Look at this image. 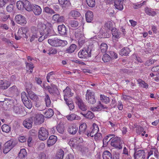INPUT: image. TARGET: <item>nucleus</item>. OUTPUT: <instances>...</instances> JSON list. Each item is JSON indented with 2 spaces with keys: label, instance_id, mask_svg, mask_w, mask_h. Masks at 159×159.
Listing matches in <instances>:
<instances>
[{
  "label": "nucleus",
  "instance_id": "obj_2",
  "mask_svg": "<svg viewBox=\"0 0 159 159\" xmlns=\"http://www.w3.org/2000/svg\"><path fill=\"white\" fill-rule=\"evenodd\" d=\"M48 42L51 46L56 47L60 46H63L67 43L66 41L60 40L57 38L49 39Z\"/></svg>",
  "mask_w": 159,
  "mask_h": 159
},
{
  "label": "nucleus",
  "instance_id": "obj_57",
  "mask_svg": "<svg viewBox=\"0 0 159 159\" xmlns=\"http://www.w3.org/2000/svg\"><path fill=\"white\" fill-rule=\"evenodd\" d=\"M60 4L62 5H67L70 4L69 0H58Z\"/></svg>",
  "mask_w": 159,
  "mask_h": 159
},
{
  "label": "nucleus",
  "instance_id": "obj_38",
  "mask_svg": "<svg viewBox=\"0 0 159 159\" xmlns=\"http://www.w3.org/2000/svg\"><path fill=\"white\" fill-rule=\"evenodd\" d=\"M69 25L71 27L73 28L77 27L79 25L78 22L74 20H71L69 21Z\"/></svg>",
  "mask_w": 159,
  "mask_h": 159
},
{
  "label": "nucleus",
  "instance_id": "obj_37",
  "mask_svg": "<svg viewBox=\"0 0 159 159\" xmlns=\"http://www.w3.org/2000/svg\"><path fill=\"white\" fill-rule=\"evenodd\" d=\"M102 157L103 159H112L111 154L108 151L104 152Z\"/></svg>",
  "mask_w": 159,
  "mask_h": 159
},
{
  "label": "nucleus",
  "instance_id": "obj_47",
  "mask_svg": "<svg viewBox=\"0 0 159 159\" xmlns=\"http://www.w3.org/2000/svg\"><path fill=\"white\" fill-rule=\"evenodd\" d=\"M26 66V68L28 70H30V72L32 73L33 68H34L33 64L32 63L30 62V63L25 62V63Z\"/></svg>",
  "mask_w": 159,
  "mask_h": 159
},
{
  "label": "nucleus",
  "instance_id": "obj_27",
  "mask_svg": "<svg viewBox=\"0 0 159 159\" xmlns=\"http://www.w3.org/2000/svg\"><path fill=\"white\" fill-rule=\"evenodd\" d=\"M81 16L80 13L76 10L71 11L69 14V17L76 19V18L80 17Z\"/></svg>",
  "mask_w": 159,
  "mask_h": 159
},
{
  "label": "nucleus",
  "instance_id": "obj_23",
  "mask_svg": "<svg viewBox=\"0 0 159 159\" xmlns=\"http://www.w3.org/2000/svg\"><path fill=\"white\" fill-rule=\"evenodd\" d=\"M35 106L39 110H43L45 109V107L43 105L42 101L39 100V98L38 100L34 101Z\"/></svg>",
  "mask_w": 159,
  "mask_h": 159
},
{
  "label": "nucleus",
  "instance_id": "obj_22",
  "mask_svg": "<svg viewBox=\"0 0 159 159\" xmlns=\"http://www.w3.org/2000/svg\"><path fill=\"white\" fill-rule=\"evenodd\" d=\"M24 3L25 6L24 8L28 11H31L33 10L34 5L28 0H24Z\"/></svg>",
  "mask_w": 159,
  "mask_h": 159
},
{
  "label": "nucleus",
  "instance_id": "obj_17",
  "mask_svg": "<svg viewBox=\"0 0 159 159\" xmlns=\"http://www.w3.org/2000/svg\"><path fill=\"white\" fill-rule=\"evenodd\" d=\"M87 126L86 123H83L79 126V132L80 134L84 133L86 135L89 134V131H86Z\"/></svg>",
  "mask_w": 159,
  "mask_h": 159
},
{
  "label": "nucleus",
  "instance_id": "obj_54",
  "mask_svg": "<svg viewBox=\"0 0 159 159\" xmlns=\"http://www.w3.org/2000/svg\"><path fill=\"white\" fill-rule=\"evenodd\" d=\"M109 55L111 59H116L117 58V54L113 51L109 52Z\"/></svg>",
  "mask_w": 159,
  "mask_h": 159
},
{
  "label": "nucleus",
  "instance_id": "obj_64",
  "mask_svg": "<svg viewBox=\"0 0 159 159\" xmlns=\"http://www.w3.org/2000/svg\"><path fill=\"white\" fill-rule=\"evenodd\" d=\"M13 6L12 4H10L7 7V11L11 12L13 10Z\"/></svg>",
  "mask_w": 159,
  "mask_h": 159
},
{
  "label": "nucleus",
  "instance_id": "obj_53",
  "mask_svg": "<svg viewBox=\"0 0 159 159\" xmlns=\"http://www.w3.org/2000/svg\"><path fill=\"white\" fill-rule=\"evenodd\" d=\"M21 98L23 103L29 99L25 92L22 93L21 94Z\"/></svg>",
  "mask_w": 159,
  "mask_h": 159
},
{
  "label": "nucleus",
  "instance_id": "obj_31",
  "mask_svg": "<svg viewBox=\"0 0 159 159\" xmlns=\"http://www.w3.org/2000/svg\"><path fill=\"white\" fill-rule=\"evenodd\" d=\"M13 111L16 114L22 115L23 112V109L20 106H15L13 107Z\"/></svg>",
  "mask_w": 159,
  "mask_h": 159
},
{
  "label": "nucleus",
  "instance_id": "obj_52",
  "mask_svg": "<svg viewBox=\"0 0 159 159\" xmlns=\"http://www.w3.org/2000/svg\"><path fill=\"white\" fill-rule=\"evenodd\" d=\"M86 2L88 6L90 7H94L95 5V0H86Z\"/></svg>",
  "mask_w": 159,
  "mask_h": 159
},
{
  "label": "nucleus",
  "instance_id": "obj_20",
  "mask_svg": "<svg viewBox=\"0 0 159 159\" xmlns=\"http://www.w3.org/2000/svg\"><path fill=\"white\" fill-rule=\"evenodd\" d=\"M80 114L83 115L84 117L89 119H92L95 116L94 114L89 111H88L87 112L86 111L84 112H80Z\"/></svg>",
  "mask_w": 159,
  "mask_h": 159
},
{
  "label": "nucleus",
  "instance_id": "obj_62",
  "mask_svg": "<svg viewBox=\"0 0 159 159\" xmlns=\"http://www.w3.org/2000/svg\"><path fill=\"white\" fill-rule=\"evenodd\" d=\"M105 26L109 30H111L112 29V23L110 21H108L105 24Z\"/></svg>",
  "mask_w": 159,
  "mask_h": 159
},
{
  "label": "nucleus",
  "instance_id": "obj_8",
  "mask_svg": "<svg viewBox=\"0 0 159 159\" xmlns=\"http://www.w3.org/2000/svg\"><path fill=\"white\" fill-rule=\"evenodd\" d=\"M15 146V143L11 140L7 141L5 144L3 152L5 154L8 152Z\"/></svg>",
  "mask_w": 159,
  "mask_h": 159
},
{
  "label": "nucleus",
  "instance_id": "obj_13",
  "mask_svg": "<svg viewBox=\"0 0 159 159\" xmlns=\"http://www.w3.org/2000/svg\"><path fill=\"white\" fill-rule=\"evenodd\" d=\"M58 30L59 34L62 35H66L67 34L68 29L66 26L62 24L58 26Z\"/></svg>",
  "mask_w": 159,
  "mask_h": 159
},
{
  "label": "nucleus",
  "instance_id": "obj_6",
  "mask_svg": "<svg viewBox=\"0 0 159 159\" xmlns=\"http://www.w3.org/2000/svg\"><path fill=\"white\" fill-rule=\"evenodd\" d=\"M86 99L88 102L90 104H93L96 102L94 93L89 90H87L86 94Z\"/></svg>",
  "mask_w": 159,
  "mask_h": 159
},
{
  "label": "nucleus",
  "instance_id": "obj_3",
  "mask_svg": "<svg viewBox=\"0 0 159 159\" xmlns=\"http://www.w3.org/2000/svg\"><path fill=\"white\" fill-rule=\"evenodd\" d=\"M110 140H111V144L112 146L119 149L122 148V141L120 138L117 137H112L111 138Z\"/></svg>",
  "mask_w": 159,
  "mask_h": 159
},
{
  "label": "nucleus",
  "instance_id": "obj_19",
  "mask_svg": "<svg viewBox=\"0 0 159 159\" xmlns=\"http://www.w3.org/2000/svg\"><path fill=\"white\" fill-rule=\"evenodd\" d=\"M98 127L97 125L95 123L93 124L92 128V131L90 133V131H89V134L87 135V136H90L91 137H93L94 136L95 134L97 133L98 131Z\"/></svg>",
  "mask_w": 159,
  "mask_h": 159
},
{
  "label": "nucleus",
  "instance_id": "obj_40",
  "mask_svg": "<svg viewBox=\"0 0 159 159\" xmlns=\"http://www.w3.org/2000/svg\"><path fill=\"white\" fill-rule=\"evenodd\" d=\"M76 48V46L75 44H72L67 48L66 51L67 52L69 53L73 52H74Z\"/></svg>",
  "mask_w": 159,
  "mask_h": 159
},
{
  "label": "nucleus",
  "instance_id": "obj_35",
  "mask_svg": "<svg viewBox=\"0 0 159 159\" xmlns=\"http://www.w3.org/2000/svg\"><path fill=\"white\" fill-rule=\"evenodd\" d=\"M57 129L58 132L61 134H63L65 130L64 127L63 123H59L57 125Z\"/></svg>",
  "mask_w": 159,
  "mask_h": 159
},
{
  "label": "nucleus",
  "instance_id": "obj_59",
  "mask_svg": "<svg viewBox=\"0 0 159 159\" xmlns=\"http://www.w3.org/2000/svg\"><path fill=\"white\" fill-rule=\"evenodd\" d=\"M57 50L56 48L50 49L48 50V54L50 55L51 54H56L57 52Z\"/></svg>",
  "mask_w": 159,
  "mask_h": 159
},
{
  "label": "nucleus",
  "instance_id": "obj_26",
  "mask_svg": "<svg viewBox=\"0 0 159 159\" xmlns=\"http://www.w3.org/2000/svg\"><path fill=\"white\" fill-rule=\"evenodd\" d=\"M29 97L34 101L37 100L39 99L38 96L32 91L29 90H27Z\"/></svg>",
  "mask_w": 159,
  "mask_h": 159
},
{
  "label": "nucleus",
  "instance_id": "obj_11",
  "mask_svg": "<svg viewBox=\"0 0 159 159\" xmlns=\"http://www.w3.org/2000/svg\"><path fill=\"white\" fill-rule=\"evenodd\" d=\"M43 116L40 114H37L33 118V121L36 125L40 124L44 122Z\"/></svg>",
  "mask_w": 159,
  "mask_h": 159
},
{
  "label": "nucleus",
  "instance_id": "obj_5",
  "mask_svg": "<svg viewBox=\"0 0 159 159\" xmlns=\"http://www.w3.org/2000/svg\"><path fill=\"white\" fill-rule=\"evenodd\" d=\"M48 136V130L44 127H41L39 131L38 137L39 139L42 141L46 140Z\"/></svg>",
  "mask_w": 159,
  "mask_h": 159
},
{
  "label": "nucleus",
  "instance_id": "obj_7",
  "mask_svg": "<svg viewBox=\"0 0 159 159\" xmlns=\"http://www.w3.org/2000/svg\"><path fill=\"white\" fill-rule=\"evenodd\" d=\"M75 103L77 104L79 108L82 111V112L85 111L87 110V106L79 97H76Z\"/></svg>",
  "mask_w": 159,
  "mask_h": 159
},
{
  "label": "nucleus",
  "instance_id": "obj_34",
  "mask_svg": "<svg viewBox=\"0 0 159 159\" xmlns=\"http://www.w3.org/2000/svg\"><path fill=\"white\" fill-rule=\"evenodd\" d=\"M68 120L72 121L75 120H78L80 119V117L78 116H76L74 113H72L66 116Z\"/></svg>",
  "mask_w": 159,
  "mask_h": 159
},
{
  "label": "nucleus",
  "instance_id": "obj_16",
  "mask_svg": "<svg viewBox=\"0 0 159 159\" xmlns=\"http://www.w3.org/2000/svg\"><path fill=\"white\" fill-rule=\"evenodd\" d=\"M67 130L70 134H75L78 130V127L75 125H71L68 126Z\"/></svg>",
  "mask_w": 159,
  "mask_h": 159
},
{
  "label": "nucleus",
  "instance_id": "obj_12",
  "mask_svg": "<svg viewBox=\"0 0 159 159\" xmlns=\"http://www.w3.org/2000/svg\"><path fill=\"white\" fill-rule=\"evenodd\" d=\"M33 122V118L30 117L25 119L23 122L24 126L28 129H30L32 128V124Z\"/></svg>",
  "mask_w": 159,
  "mask_h": 159
},
{
  "label": "nucleus",
  "instance_id": "obj_28",
  "mask_svg": "<svg viewBox=\"0 0 159 159\" xmlns=\"http://www.w3.org/2000/svg\"><path fill=\"white\" fill-rule=\"evenodd\" d=\"M32 11L36 15H39L42 13V9L37 5H34Z\"/></svg>",
  "mask_w": 159,
  "mask_h": 159
},
{
  "label": "nucleus",
  "instance_id": "obj_50",
  "mask_svg": "<svg viewBox=\"0 0 159 159\" xmlns=\"http://www.w3.org/2000/svg\"><path fill=\"white\" fill-rule=\"evenodd\" d=\"M24 105L28 108L30 109L32 107V103L30 100H28L25 102L23 103Z\"/></svg>",
  "mask_w": 159,
  "mask_h": 159
},
{
  "label": "nucleus",
  "instance_id": "obj_30",
  "mask_svg": "<svg viewBox=\"0 0 159 159\" xmlns=\"http://www.w3.org/2000/svg\"><path fill=\"white\" fill-rule=\"evenodd\" d=\"M14 101L12 99L9 98H5V100L3 102V105H5L7 106L8 107H11L13 106Z\"/></svg>",
  "mask_w": 159,
  "mask_h": 159
},
{
  "label": "nucleus",
  "instance_id": "obj_24",
  "mask_svg": "<svg viewBox=\"0 0 159 159\" xmlns=\"http://www.w3.org/2000/svg\"><path fill=\"white\" fill-rule=\"evenodd\" d=\"M64 93V97L70 98L72 96L73 93L71 92V89L69 87H67L66 89L63 91Z\"/></svg>",
  "mask_w": 159,
  "mask_h": 159
},
{
  "label": "nucleus",
  "instance_id": "obj_32",
  "mask_svg": "<svg viewBox=\"0 0 159 159\" xmlns=\"http://www.w3.org/2000/svg\"><path fill=\"white\" fill-rule=\"evenodd\" d=\"M111 31L113 36L115 38L118 39L120 37V33L118 31L116 28H113L111 30Z\"/></svg>",
  "mask_w": 159,
  "mask_h": 159
},
{
  "label": "nucleus",
  "instance_id": "obj_63",
  "mask_svg": "<svg viewBox=\"0 0 159 159\" xmlns=\"http://www.w3.org/2000/svg\"><path fill=\"white\" fill-rule=\"evenodd\" d=\"M110 141V139L109 140L107 136L105 137L103 140V146L104 147L106 146L108 142H109Z\"/></svg>",
  "mask_w": 159,
  "mask_h": 159
},
{
  "label": "nucleus",
  "instance_id": "obj_25",
  "mask_svg": "<svg viewBox=\"0 0 159 159\" xmlns=\"http://www.w3.org/2000/svg\"><path fill=\"white\" fill-rule=\"evenodd\" d=\"M85 17L87 22H91L93 18V13L91 11H88L86 13Z\"/></svg>",
  "mask_w": 159,
  "mask_h": 159
},
{
  "label": "nucleus",
  "instance_id": "obj_36",
  "mask_svg": "<svg viewBox=\"0 0 159 159\" xmlns=\"http://www.w3.org/2000/svg\"><path fill=\"white\" fill-rule=\"evenodd\" d=\"M145 11L146 14L149 16H154L156 15V12L153 11L152 9L148 7H146L145 8Z\"/></svg>",
  "mask_w": 159,
  "mask_h": 159
},
{
  "label": "nucleus",
  "instance_id": "obj_15",
  "mask_svg": "<svg viewBox=\"0 0 159 159\" xmlns=\"http://www.w3.org/2000/svg\"><path fill=\"white\" fill-rule=\"evenodd\" d=\"M28 31L27 28L25 27H22L19 29L17 33L21 38L23 37L27 38L28 36H27L26 34Z\"/></svg>",
  "mask_w": 159,
  "mask_h": 159
},
{
  "label": "nucleus",
  "instance_id": "obj_51",
  "mask_svg": "<svg viewBox=\"0 0 159 159\" xmlns=\"http://www.w3.org/2000/svg\"><path fill=\"white\" fill-rule=\"evenodd\" d=\"M39 36L36 33H34L32 34L30 37V42H32L36 39H38Z\"/></svg>",
  "mask_w": 159,
  "mask_h": 159
},
{
  "label": "nucleus",
  "instance_id": "obj_45",
  "mask_svg": "<svg viewBox=\"0 0 159 159\" xmlns=\"http://www.w3.org/2000/svg\"><path fill=\"white\" fill-rule=\"evenodd\" d=\"M100 100H102V102L107 104L110 102V98L109 97H107L104 95L101 94L100 95Z\"/></svg>",
  "mask_w": 159,
  "mask_h": 159
},
{
  "label": "nucleus",
  "instance_id": "obj_60",
  "mask_svg": "<svg viewBox=\"0 0 159 159\" xmlns=\"http://www.w3.org/2000/svg\"><path fill=\"white\" fill-rule=\"evenodd\" d=\"M154 63V61L153 59H150L149 60L146 61L145 63V65L146 66H149L153 64Z\"/></svg>",
  "mask_w": 159,
  "mask_h": 159
},
{
  "label": "nucleus",
  "instance_id": "obj_49",
  "mask_svg": "<svg viewBox=\"0 0 159 159\" xmlns=\"http://www.w3.org/2000/svg\"><path fill=\"white\" fill-rule=\"evenodd\" d=\"M111 59L109 55L106 53L102 57V60L104 62H109Z\"/></svg>",
  "mask_w": 159,
  "mask_h": 159
},
{
  "label": "nucleus",
  "instance_id": "obj_21",
  "mask_svg": "<svg viewBox=\"0 0 159 159\" xmlns=\"http://www.w3.org/2000/svg\"><path fill=\"white\" fill-rule=\"evenodd\" d=\"M57 137L54 135L50 136L47 141V145L49 147L53 145L56 142L57 140Z\"/></svg>",
  "mask_w": 159,
  "mask_h": 159
},
{
  "label": "nucleus",
  "instance_id": "obj_56",
  "mask_svg": "<svg viewBox=\"0 0 159 159\" xmlns=\"http://www.w3.org/2000/svg\"><path fill=\"white\" fill-rule=\"evenodd\" d=\"M64 155V152L61 149H60L58 150L56 154V156L61 157V158H63Z\"/></svg>",
  "mask_w": 159,
  "mask_h": 159
},
{
  "label": "nucleus",
  "instance_id": "obj_39",
  "mask_svg": "<svg viewBox=\"0 0 159 159\" xmlns=\"http://www.w3.org/2000/svg\"><path fill=\"white\" fill-rule=\"evenodd\" d=\"M27 155V152L24 148L20 150L18 154V157L20 159H23Z\"/></svg>",
  "mask_w": 159,
  "mask_h": 159
},
{
  "label": "nucleus",
  "instance_id": "obj_43",
  "mask_svg": "<svg viewBox=\"0 0 159 159\" xmlns=\"http://www.w3.org/2000/svg\"><path fill=\"white\" fill-rule=\"evenodd\" d=\"M44 97V99L45 102L46 106L47 107H49L51 104V100L48 94L45 93Z\"/></svg>",
  "mask_w": 159,
  "mask_h": 159
},
{
  "label": "nucleus",
  "instance_id": "obj_42",
  "mask_svg": "<svg viewBox=\"0 0 159 159\" xmlns=\"http://www.w3.org/2000/svg\"><path fill=\"white\" fill-rule=\"evenodd\" d=\"M16 6L18 10H23L25 6L24 3V0L23 1H18L17 2Z\"/></svg>",
  "mask_w": 159,
  "mask_h": 159
},
{
  "label": "nucleus",
  "instance_id": "obj_29",
  "mask_svg": "<svg viewBox=\"0 0 159 159\" xmlns=\"http://www.w3.org/2000/svg\"><path fill=\"white\" fill-rule=\"evenodd\" d=\"M114 6L118 10H121L123 9V2L119 0H114Z\"/></svg>",
  "mask_w": 159,
  "mask_h": 159
},
{
  "label": "nucleus",
  "instance_id": "obj_14",
  "mask_svg": "<svg viewBox=\"0 0 159 159\" xmlns=\"http://www.w3.org/2000/svg\"><path fill=\"white\" fill-rule=\"evenodd\" d=\"M52 20L57 23H62L64 21L65 18L64 16L57 14L53 16Z\"/></svg>",
  "mask_w": 159,
  "mask_h": 159
},
{
  "label": "nucleus",
  "instance_id": "obj_1",
  "mask_svg": "<svg viewBox=\"0 0 159 159\" xmlns=\"http://www.w3.org/2000/svg\"><path fill=\"white\" fill-rule=\"evenodd\" d=\"M38 27L40 35H46V37H48L52 34V30L49 28H47L45 24L40 23L38 25Z\"/></svg>",
  "mask_w": 159,
  "mask_h": 159
},
{
  "label": "nucleus",
  "instance_id": "obj_33",
  "mask_svg": "<svg viewBox=\"0 0 159 159\" xmlns=\"http://www.w3.org/2000/svg\"><path fill=\"white\" fill-rule=\"evenodd\" d=\"M130 52V50L129 48H124L120 50L119 54L121 56H127Z\"/></svg>",
  "mask_w": 159,
  "mask_h": 159
},
{
  "label": "nucleus",
  "instance_id": "obj_10",
  "mask_svg": "<svg viewBox=\"0 0 159 159\" xmlns=\"http://www.w3.org/2000/svg\"><path fill=\"white\" fill-rule=\"evenodd\" d=\"M15 20L19 24L24 25L27 23L26 18L21 15H16L15 17Z\"/></svg>",
  "mask_w": 159,
  "mask_h": 159
},
{
  "label": "nucleus",
  "instance_id": "obj_44",
  "mask_svg": "<svg viewBox=\"0 0 159 159\" xmlns=\"http://www.w3.org/2000/svg\"><path fill=\"white\" fill-rule=\"evenodd\" d=\"M100 49L101 52L105 53L106 52L107 49V44L102 43L100 46Z\"/></svg>",
  "mask_w": 159,
  "mask_h": 159
},
{
  "label": "nucleus",
  "instance_id": "obj_18",
  "mask_svg": "<svg viewBox=\"0 0 159 159\" xmlns=\"http://www.w3.org/2000/svg\"><path fill=\"white\" fill-rule=\"evenodd\" d=\"M10 85V82L5 80H0V88L2 89H6L9 87Z\"/></svg>",
  "mask_w": 159,
  "mask_h": 159
},
{
  "label": "nucleus",
  "instance_id": "obj_61",
  "mask_svg": "<svg viewBox=\"0 0 159 159\" xmlns=\"http://www.w3.org/2000/svg\"><path fill=\"white\" fill-rule=\"evenodd\" d=\"M94 136L95 139L97 141L101 139L102 138V134L100 133L95 134Z\"/></svg>",
  "mask_w": 159,
  "mask_h": 159
},
{
  "label": "nucleus",
  "instance_id": "obj_58",
  "mask_svg": "<svg viewBox=\"0 0 159 159\" xmlns=\"http://www.w3.org/2000/svg\"><path fill=\"white\" fill-rule=\"evenodd\" d=\"M17 90V88L16 86H12L9 89V91L12 93H14L15 92H16Z\"/></svg>",
  "mask_w": 159,
  "mask_h": 159
},
{
  "label": "nucleus",
  "instance_id": "obj_41",
  "mask_svg": "<svg viewBox=\"0 0 159 159\" xmlns=\"http://www.w3.org/2000/svg\"><path fill=\"white\" fill-rule=\"evenodd\" d=\"M54 112L53 110L51 108H49L48 111H46L44 114L46 116V118H51L53 115Z\"/></svg>",
  "mask_w": 159,
  "mask_h": 159
},
{
  "label": "nucleus",
  "instance_id": "obj_55",
  "mask_svg": "<svg viewBox=\"0 0 159 159\" xmlns=\"http://www.w3.org/2000/svg\"><path fill=\"white\" fill-rule=\"evenodd\" d=\"M141 80H139L138 81L139 84L141 85L142 86H143L144 88H147L148 87V85L146 83L143 81H141Z\"/></svg>",
  "mask_w": 159,
  "mask_h": 159
},
{
  "label": "nucleus",
  "instance_id": "obj_9",
  "mask_svg": "<svg viewBox=\"0 0 159 159\" xmlns=\"http://www.w3.org/2000/svg\"><path fill=\"white\" fill-rule=\"evenodd\" d=\"M134 157L135 159H144L145 158V152L143 150L137 151L134 148Z\"/></svg>",
  "mask_w": 159,
  "mask_h": 159
},
{
  "label": "nucleus",
  "instance_id": "obj_48",
  "mask_svg": "<svg viewBox=\"0 0 159 159\" xmlns=\"http://www.w3.org/2000/svg\"><path fill=\"white\" fill-rule=\"evenodd\" d=\"M44 11L47 13L51 14H55V12L52 9L48 7H44Z\"/></svg>",
  "mask_w": 159,
  "mask_h": 159
},
{
  "label": "nucleus",
  "instance_id": "obj_46",
  "mask_svg": "<svg viewBox=\"0 0 159 159\" xmlns=\"http://www.w3.org/2000/svg\"><path fill=\"white\" fill-rule=\"evenodd\" d=\"M2 129L3 132L8 133L11 129V127L7 125L4 124L2 126Z\"/></svg>",
  "mask_w": 159,
  "mask_h": 159
},
{
  "label": "nucleus",
  "instance_id": "obj_4",
  "mask_svg": "<svg viewBox=\"0 0 159 159\" xmlns=\"http://www.w3.org/2000/svg\"><path fill=\"white\" fill-rule=\"evenodd\" d=\"M91 50L89 49V48L86 49L84 48L80 50L78 53V57L83 59H86L91 57Z\"/></svg>",
  "mask_w": 159,
  "mask_h": 159
}]
</instances>
